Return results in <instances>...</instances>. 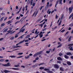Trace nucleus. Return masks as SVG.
Segmentation results:
<instances>
[{
  "label": "nucleus",
  "mask_w": 73,
  "mask_h": 73,
  "mask_svg": "<svg viewBox=\"0 0 73 73\" xmlns=\"http://www.w3.org/2000/svg\"><path fill=\"white\" fill-rule=\"evenodd\" d=\"M62 0H59V1L58 0H57L56 2V4L55 5V7H57V5L58 4V3L59 2V4H61V5H62Z\"/></svg>",
  "instance_id": "1"
},
{
  "label": "nucleus",
  "mask_w": 73,
  "mask_h": 73,
  "mask_svg": "<svg viewBox=\"0 0 73 73\" xmlns=\"http://www.w3.org/2000/svg\"><path fill=\"white\" fill-rule=\"evenodd\" d=\"M71 17H72V19H73V13H72L69 16V19H70Z\"/></svg>",
  "instance_id": "14"
},
{
  "label": "nucleus",
  "mask_w": 73,
  "mask_h": 73,
  "mask_svg": "<svg viewBox=\"0 0 73 73\" xmlns=\"http://www.w3.org/2000/svg\"><path fill=\"white\" fill-rule=\"evenodd\" d=\"M44 70H45V71H47L48 70H49V69H48L47 68H45L44 69Z\"/></svg>",
  "instance_id": "30"
},
{
  "label": "nucleus",
  "mask_w": 73,
  "mask_h": 73,
  "mask_svg": "<svg viewBox=\"0 0 73 73\" xmlns=\"http://www.w3.org/2000/svg\"><path fill=\"white\" fill-rule=\"evenodd\" d=\"M54 68L58 69L59 68V66L57 64H54Z\"/></svg>",
  "instance_id": "4"
},
{
  "label": "nucleus",
  "mask_w": 73,
  "mask_h": 73,
  "mask_svg": "<svg viewBox=\"0 0 73 73\" xmlns=\"http://www.w3.org/2000/svg\"><path fill=\"white\" fill-rule=\"evenodd\" d=\"M57 64H58V63L61 64V61H57Z\"/></svg>",
  "instance_id": "51"
},
{
  "label": "nucleus",
  "mask_w": 73,
  "mask_h": 73,
  "mask_svg": "<svg viewBox=\"0 0 73 73\" xmlns=\"http://www.w3.org/2000/svg\"><path fill=\"white\" fill-rule=\"evenodd\" d=\"M19 34L18 33V34H16L15 35V38H17V37H18V36L17 35Z\"/></svg>",
  "instance_id": "36"
},
{
  "label": "nucleus",
  "mask_w": 73,
  "mask_h": 73,
  "mask_svg": "<svg viewBox=\"0 0 73 73\" xmlns=\"http://www.w3.org/2000/svg\"><path fill=\"white\" fill-rule=\"evenodd\" d=\"M44 7V6H41L40 7V11H41V9H42V8H43V7Z\"/></svg>",
  "instance_id": "49"
},
{
  "label": "nucleus",
  "mask_w": 73,
  "mask_h": 73,
  "mask_svg": "<svg viewBox=\"0 0 73 73\" xmlns=\"http://www.w3.org/2000/svg\"><path fill=\"white\" fill-rule=\"evenodd\" d=\"M66 55H68V56H70V55H72V53L70 52H67L66 54Z\"/></svg>",
  "instance_id": "16"
},
{
  "label": "nucleus",
  "mask_w": 73,
  "mask_h": 73,
  "mask_svg": "<svg viewBox=\"0 0 73 73\" xmlns=\"http://www.w3.org/2000/svg\"><path fill=\"white\" fill-rule=\"evenodd\" d=\"M61 23H62V21L60 20L59 24H58V25H61Z\"/></svg>",
  "instance_id": "26"
},
{
  "label": "nucleus",
  "mask_w": 73,
  "mask_h": 73,
  "mask_svg": "<svg viewBox=\"0 0 73 73\" xmlns=\"http://www.w3.org/2000/svg\"><path fill=\"white\" fill-rule=\"evenodd\" d=\"M43 64H44V63H42L40 64H38L39 66H40V65H43Z\"/></svg>",
  "instance_id": "40"
},
{
  "label": "nucleus",
  "mask_w": 73,
  "mask_h": 73,
  "mask_svg": "<svg viewBox=\"0 0 73 73\" xmlns=\"http://www.w3.org/2000/svg\"><path fill=\"white\" fill-rule=\"evenodd\" d=\"M42 33V32H41L39 34V36H40V38H41L42 37V36H43V35L42 34H41Z\"/></svg>",
  "instance_id": "9"
},
{
  "label": "nucleus",
  "mask_w": 73,
  "mask_h": 73,
  "mask_svg": "<svg viewBox=\"0 0 73 73\" xmlns=\"http://www.w3.org/2000/svg\"><path fill=\"white\" fill-rule=\"evenodd\" d=\"M70 27H73V23H71L69 25Z\"/></svg>",
  "instance_id": "35"
},
{
  "label": "nucleus",
  "mask_w": 73,
  "mask_h": 73,
  "mask_svg": "<svg viewBox=\"0 0 73 73\" xmlns=\"http://www.w3.org/2000/svg\"><path fill=\"white\" fill-rule=\"evenodd\" d=\"M20 23V21H17V22H16L15 23V24H17V23Z\"/></svg>",
  "instance_id": "41"
},
{
  "label": "nucleus",
  "mask_w": 73,
  "mask_h": 73,
  "mask_svg": "<svg viewBox=\"0 0 73 73\" xmlns=\"http://www.w3.org/2000/svg\"><path fill=\"white\" fill-rule=\"evenodd\" d=\"M37 13H38V11H35L34 13L32 15V16H34L35 15V17H36V15L37 14Z\"/></svg>",
  "instance_id": "6"
},
{
  "label": "nucleus",
  "mask_w": 73,
  "mask_h": 73,
  "mask_svg": "<svg viewBox=\"0 0 73 73\" xmlns=\"http://www.w3.org/2000/svg\"><path fill=\"white\" fill-rule=\"evenodd\" d=\"M25 41V40H23L21 41V42H19V43H17L16 44V46H17L18 45H19V44H21V43H23L24 42V41Z\"/></svg>",
  "instance_id": "7"
},
{
  "label": "nucleus",
  "mask_w": 73,
  "mask_h": 73,
  "mask_svg": "<svg viewBox=\"0 0 73 73\" xmlns=\"http://www.w3.org/2000/svg\"><path fill=\"white\" fill-rule=\"evenodd\" d=\"M14 39V37L13 36L10 38V40H13Z\"/></svg>",
  "instance_id": "47"
},
{
  "label": "nucleus",
  "mask_w": 73,
  "mask_h": 73,
  "mask_svg": "<svg viewBox=\"0 0 73 73\" xmlns=\"http://www.w3.org/2000/svg\"><path fill=\"white\" fill-rule=\"evenodd\" d=\"M1 15L2 16H4L5 15V13H2L1 14Z\"/></svg>",
  "instance_id": "39"
},
{
  "label": "nucleus",
  "mask_w": 73,
  "mask_h": 73,
  "mask_svg": "<svg viewBox=\"0 0 73 73\" xmlns=\"http://www.w3.org/2000/svg\"><path fill=\"white\" fill-rule=\"evenodd\" d=\"M7 24H9L10 23H11V21H9L8 22H7Z\"/></svg>",
  "instance_id": "28"
},
{
  "label": "nucleus",
  "mask_w": 73,
  "mask_h": 73,
  "mask_svg": "<svg viewBox=\"0 0 73 73\" xmlns=\"http://www.w3.org/2000/svg\"><path fill=\"white\" fill-rule=\"evenodd\" d=\"M50 53V51H46V53L49 54Z\"/></svg>",
  "instance_id": "48"
},
{
  "label": "nucleus",
  "mask_w": 73,
  "mask_h": 73,
  "mask_svg": "<svg viewBox=\"0 0 73 73\" xmlns=\"http://www.w3.org/2000/svg\"><path fill=\"white\" fill-rule=\"evenodd\" d=\"M64 56L65 58H66V59H69V56H68L66 55H65Z\"/></svg>",
  "instance_id": "12"
},
{
  "label": "nucleus",
  "mask_w": 73,
  "mask_h": 73,
  "mask_svg": "<svg viewBox=\"0 0 73 73\" xmlns=\"http://www.w3.org/2000/svg\"><path fill=\"white\" fill-rule=\"evenodd\" d=\"M58 54L59 56H62V55L63 54H62V53H59Z\"/></svg>",
  "instance_id": "31"
},
{
  "label": "nucleus",
  "mask_w": 73,
  "mask_h": 73,
  "mask_svg": "<svg viewBox=\"0 0 73 73\" xmlns=\"http://www.w3.org/2000/svg\"><path fill=\"white\" fill-rule=\"evenodd\" d=\"M33 3V1H31L30 2V4L31 5H32V3Z\"/></svg>",
  "instance_id": "60"
},
{
  "label": "nucleus",
  "mask_w": 73,
  "mask_h": 73,
  "mask_svg": "<svg viewBox=\"0 0 73 73\" xmlns=\"http://www.w3.org/2000/svg\"><path fill=\"white\" fill-rule=\"evenodd\" d=\"M37 30V29H36V31H35V34H36V33H37V30Z\"/></svg>",
  "instance_id": "56"
},
{
  "label": "nucleus",
  "mask_w": 73,
  "mask_h": 73,
  "mask_svg": "<svg viewBox=\"0 0 73 73\" xmlns=\"http://www.w3.org/2000/svg\"><path fill=\"white\" fill-rule=\"evenodd\" d=\"M66 11H68V10H69V9H68V7H66Z\"/></svg>",
  "instance_id": "59"
},
{
  "label": "nucleus",
  "mask_w": 73,
  "mask_h": 73,
  "mask_svg": "<svg viewBox=\"0 0 73 73\" xmlns=\"http://www.w3.org/2000/svg\"><path fill=\"white\" fill-rule=\"evenodd\" d=\"M42 53V51H41L39 52H37L36 53L38 55L39 54H41Z\"/></svg>",
  "instance_id": "17"
},
{
  "label": "nucleus",
  "mask_w": 73,
  "mask_h": 73,
  "mask_svg": "<svg viewBox=\"0 0 73 73\" xmlns=\"http://www.w3.org/2000/svg\"><path fill=\"white\" fill-rule=\"evenodd\" d=\"M4 60H5L4 59H0V62H3Z\"/></svg>",
  "instance_id": "37"
},
{
  "label": "nucleus",
  "mask_w": 73,
  "mask_h": 73,
  "mask_svg": "<svg viewBox=\"0 0 73 73\" xmlns=\"http://www.w3.org/2000/svg\"><path fill=\"white\" fill-rule=\"evenodd\" d=\"M46 28H45L44 29H42V31H43V32H44V31H46Z\"/></svg>",
  "instance_id": "44"
},
{
  "label": "nucleus",
  "mask_w": 73,
  "mask_h": 73,
  "mask_svg": "<svg viewBox=\"0 0 73 73\" xmlns=\"http://www.w3.org/2000/svg\"><path fill=\"white\" fill-rule=\"evenodd\" d=\"M20 66V65L19 64L15 65H14V67H17Z\"/></svg>",
  "instance_id": "21"
},
{
  "label": "nucleus",
  "mask_w": 73,
  "mask_h": 73,
  "mask_svg": "<svg viewBox=\"0 0 73 73\" xmlns=\"http://www.w3.org/2000/svg\"><path fill=\"white\" fill-rule=\"evenodd\" d=\"M61 38H58V39L59 40V41H61Z\"/></svg>",
  "instance_id": "57"
},
{
  "label": "nucleus",
  "mask_w": 73,
  "mask_h": 73,
  "mask_svg": "<svg viewBox=\"0 0 73 73\" xmlns=\"http://www.w3.org/2000/svg\"><path fill=\"white\" fill-rule=\"evenodd\" d=\"M8 28L6 29H5L4 30V31L3 32H7V30H8Z\"/></svg>",
  "instance_id": "43"
},
{
  "label": "nucleus",
  "mask_w": 73,
  "mask_h": 73,
  "mask_svg": "<svg viewBox=\"0 0 73 73\" xmlns=\"http://www.w3.org/2000/svg\"><path fill=\"white\" fill-rule=\"evenodd\" d=\"M21 47V46H13V48H20V47Z\"/></svg>",
  "instance_id": "11"
},
{
  "label": "nucleus",
  "mask_w": 73,
  "mask_h": 73,
  "mask_svg": "<svg viewBox=\"0 0 73 73\" xmlns=\"http://www.w3.org/2000/svg\"><path fill=\"white\" fill-rule=\"evenodd\" d=\"M50 13H51V11H49V9H48L47 11V13H48V15H49Z\"/></svg>",
  "instance_id": "19"
},
{
  "label": "nucleus",
  "mask_w": 73,
  "mask_h": 73,
  "mask_svg": "<svg viewBox=\"0 0 73 73\" xmlns=\"http://www.w3.org/2000/svg\"><path fill=\"white\" fill-rule=\"evenodd\" d=\"M29 58V55L27 56H25V58L26 59H28V58Z\"/></svg>",
  "instance_id": "23"
},
{
  "label": "nucleus",
  "mask_w": 73,
  "mask_h": 73,
  "mask_svg": "<svg viewBox=\"0 0 73 73\" xmlns=\"http://www.w3.org/2000/svg\"><path fill=\"white\" fill-rule=\"evenodd\" d=\"M39 59V58L37 57L35 58V60H38Z\"/></svg>",
  "instance_id": "53"
},
{
  "label": "nucleus",
  "mask_w": 73,
  "mask_h": 73,
  "mask_svg": "<svg viewBox=\"0 0 73 73\" xmlns=\"http://www.w3.org/2000/svg\"><path fill=\"white\" fill-rule=\"evenodd\" d=\"M12 31H11V30H10L9 31H7V32H9V33H10V32H12Z\"/></svg>",
  "instance_id": "61"
},
{
  "label": "nucleus",
  "mask_w": 73,
  "mask_h": 73,
  "mask_svg": "<svg viewBox=\"0 0 73 73\" xmlns=\"http://www.w3.org/2000/svg\"><path fill=\"white\" fill-rule=\"evenodd\" d=\"M62 46V44H60L59 46H58L57 47V48H59L60 47H61V46Z\"/></svg>",
  "instance_id": "32"
},
{
  "label": "nucleus",
  "mask_w": 73,
  "mask_h": 73,
  "mask_svg": "<svg viewBox=\"0 0 73 73\" xmlns=\"http://www.w3.org/2000/svg\"><path fill=\"white\" fill-rule=\"evenodd\" d=\"M45 22H44L43 23H42L41 25L39 24V27H40V26H41V28H42V26H43V25H44V24H45Z\"/></svg>",
  "instance_id": "13"
},
{
  "label": "nucleus",
  "mask_w": 73,
  "mask_h": 73,
  "mask_svg": "<svg viewBox=\"0 0 73 73\" xmlns=\"http://www.w3.org/2000/svg\"><path fill=\"white\" fill-rule=\"evenodd\" d=\"M69 49H70V50H73V47L70 46L69 47Z\"/></svg>",
  "instance_id": "15"
},
{
  "label": "nucleus",
  "mask_w": 73,
  "mask_h": 73,
  "mask_svg": "<svg viewBox=\"0 0 73 73\" xmlns=\"http://www.w3.org/2000/svg\"><path fill=\"white\" fill-rule=\"evenodd\" d=\"M57 59L58 60H59V61H62V59L61 57H58L57 58Z\"/></svg>",
  "instance_id": "8"
},
{
  "label": "nucleus",
  "mask_w": 73,
  "mask_h": 73,
  "mask_svg": "<svg viewBox=\"0 0 73 73\" xmlns=\"http://www.w3.org/2000/svg\"><path fill=\"white\" fill-rule=\"evenodd\" d=\"M4 25H5V24L3 23V24H2L1 25V27H4Z\"/></svg>",
  "instance_id": "29"
},
{
  "label": "nucleus",
  "mask_w": 73,
  "mask_h": 73,
  "mask_svg": "<svg viewBox=\"0 0 73 73\" xmlns=\"http://www.w3.org/2000/svg\"><path fill=\"white\" fill-rule=\"evenodd\" d=\"M69 33V31H67L65 34V35H66L68 34Z\"/></svg>",
  "instance_id": "58"
},
{
  "label": "nucleus",
  "mask_w": 73,
  "mask_h": 73,
  "mask_svg": "<svg viewBox=\"0 0 73 73\" xmlns=\"http://www.w3.org/2000/svg\"><path fill=\"white\" fill-rule=\"evenodd\" d=\"M23 54V53H18V55H20L21 54Z\"/></svg>",
  "instance_id": "50"
},
{
  "label": "nucleus",
  "mask_w": 73,
  "mask_h": 73,
  "mask_svg": "<svg viewBox=\"0 0 73 73\" xmlns=\"http://www.w3.org/2000/svg\"><path fill=\"white\" fill-rule=\"evenodd\" d=\"M58 17V16H57V15H56V19H57Z\"/></svg>",
  "instance_id": "63"
},
{
  "label": "nucleus",
  "mask_w": 73,
  "mask_h": 73,
  "mask_svg": "<svg viewBox=\"0 0 73 73\" xmlns=\"http://www.w3.org/2000/svg\"><path fill=\"white\" fill-rule=\"evenodd\" d=\"M73 44H70L68 45V46H73Z\"/></svg>",
  "instance_id": "46"
},
{
  "label": "nucleus",
  "mask_w": 73,
  "mask_h": 73,
  "mask_svg": "<svg viewBox=\"0 0 73 73\" xmlns=\"http://www.w3.org/2000/svg\"><path fill=\"white\" fill-rule=\"evenodd\" d=\"M23 57V56H19L17 58H21V57Z\"/></svg>",
  "instance_id": "52"
},
{
  "label": "nucleus",
  "mask_w": 73,
  "mask_h": 73,
  "mask_svg": "<svg viewBox=\"0 0 73 73\" xmlns=\"http://www.w3.org/2000/svg\"><path fill=\"white\" fill-rule=\"evenodd\" d=\"M65 30H63L60 32L61 33L62 32V33H63L64 32H65Z\"/></svg>",
  "instance_id": "42"
},
{
  "label": "nucleus",
  "mask_w": 73,
  "mask_h": 73,
  "mask_svg": "<svg viewBox=\"0 0 73 73\" xmlns=\"http://www.w3.org/2000/svg\"><path fill=\"white\" fill-rule=\"evenodd\" d=\"M25 31V29H23V28H22L20 30V31L18 33V34H19L20 32H21L22 33H23V32H24V31Z\"/></svg>",
  "instance_id": "5"
},
{
  "label": "nucleus",
  "mask_w": 73,
  "mask_h": 73,
  "mask_svg": "<svg viewBox=\"0 0 73 73\" xmlns=\"http://www.w3.org/2000/svg\"><path fill=\"white\" fill-rule=\"evenodd\" d=\"M67 64L68 65H72V63H71V62L70 61L67 62Z\"/></svg>",
  "instance_id": "10"
},
{
  "label": "nucleus",
  "mask_w": 73,
  "mask_h": 73,
  "mask_svg": "<svg viewBox=\"0 0 73 73\" xmlns=\"http://www.w3.org/2000/svg\"><path fill=\"white\" fill-rule=\"evenodd\" d=\"M61 15L62 16H61V19H63V17H64V15L63 14H62Z\"/></svg>",
  "instance_id": "25"
},
{
  "label": "nucleus",
  "mask_w": 73,
  "mask_h": 73,
  "mask_svg": "<svg viewBox=\"0 0 73 73\" xmlns=\"http://www.w3.org/2000/svg\"><path fill=\"white\" fill-rule=\"evenodd\" d=\"M10 57H11V58H15V57H16V56H11Z\"/></svg>",
  "instance_id": "33"
},
{
  "label": "nucleus",
  "mask_w": 73,
  "mask_h": 73,
  "mask_svg": "<svg viewBox=\"0 0 73 73\" xmlns=\"http://www.w3.org/2000/svg\"><path fill=\"white\" fill-rule=\"evenodd\" d=\"M72 38V36H70V37H69L68 41L69 42V41H70L71 40V38Z\"/></svg>",
  "instance_id": "20"
},
{
  "label": "nucleus",
  "mask_w": 73,
  "mask_h": 73,
  "mask_svg": "<svg viewBox=\"0 0 73 73\" xmlns=\"http://www.w3.org/2000/svg\"><path fill=\"white\" fill-rule=\"evenodd\" d=\"M48 73H53V72H52V71H48Z\"/></svg>",
  "instance_id": "55"
},
{
  "label": "nucleus",
  "mask_w": 73,
  "mask_h": 73,
  "mask_svg": "<svg viewBox=\"0 0 73 73\" xmlns=\"http://www.w3.org/2000/svg\"><path fill=\"white\" fill-rule=\"evenodd\" d=\"M37 55H38L37 54V53H36V54H35L34 55V57H36V56H37Z\"/></svg>",
  "instance_id": "38"
},
{
  "label": "nucleus",
  "mask_w": 73,
  "mask_h": 73,
  "mask_svg": "<svg viewBox=\"0 0 73 73\" xmlns=\"http://www.w3.org/2000/svg\"><path fill=\"white\" fill-rule=\"evenodd\" d=\"M30 35H28L26 36L25 38H29V37H30Z\"/></svg>",
  "instance_id": "22"
},
{
  "label": "nucleus",
  "mask_w": 73,
  "mask_h": 73,
  "mask_svg": "<svg viewBox=\"0 0 73 73\" xmlns=\"http://www.w3.org/2000/svg\"><path fill=\"white\" fill-rule=\"evenodd\" d=\"M1 63H0V65H1L3 66H10L11 64H9L10 63L9 62L7 63V64H1Z\"/></svg>",
  "instance_id": "3"
},
{
  "label": "nucleus",
  "mask_w": 73,
  "mask_h": 73,
  "mask_svg": "<svg viewBox=\"0 0 73 73\" xmlns=\"http://www.w3.org/2000/svg\"><path fill=\"white\" fill-rule=\"evenodd\" d=\"M24 35H23L21 36H20V37L21 38H23V36H24Z\"/></svg>",
  "instance_id": "54"
},
{
  "label": "nucleus",
  "mask_w": 73,
  "mask_h": 73,
  "mask_svg": "<svg viewBox=\"0 0 73 73\" xmlns=\"http://www.w3.org/2000/svg\"><path fill=\"white\" fill-rule=\"evenodd\" d=\"M40 69V70H42V69H44V67H40L39 68Z\"/></svg>",
  "instance_id": "34"
},
{
  "label": "nucleus",
  "mask_w": 73,
  "mask_h": 73,
  "mask_svg": "<svg viewBox=\"0 0 73 73\" xmlns=\"http://www.w3.org/2000/svg\"><path fill=\"white\" fill-rule=\"evenodd\" d=\"M60 70L61 71H64V69H63V68H62V67L60 68Z\"/></svg>",
  "instance_id": "24"
},
{
  "label": "nucleus",
  "mask_w": 73,
  "mask_h": 73,
  "mask_svg": "<svg viewBox=\"0 0 73 73\" xmlns=\"http://www.w3.org/2000/svg\"><path fill=\"white\" fill-rule=\"evenodd\" d=\"M46 0H42V3H44V1H45Z\"/></svg>",
  "instance_id": "64"
},
{
  "label": "nucleus",
  "mask_w": 73,
  "mask_h": 73,
  "mask_svg": "<svg viewBox=\"0 0 73 73\" xmlns=\"http://www.w3.org/2000/svg\"><path fill=\"white\" fill-rule=\"evenodd\" d=\"M24 41L25 42H28V40H25Z\"/></svg>",
  "instance_id": "62"
},
{
  "label": "nucleus",
  "mask_w": 73,
  "mask_h": 73,
  "mask_svg": "<svg viewBox=\"0 0 73 73\" xmlns=\"http://www.w3.org/2000/svg\"><path fill=\"white\" fill-rule=\"evenodd\" d=\"M36 4V3H33V7H35V5Z\"/></svg>",
  "instance_id": "45"
},
{
  "label": "nucleus",
  "mask_w": 73,
  "mask_h": 73,
  "mask_svg": "<svg viewBox=\"0 0 73 73\" xmlns=\"http://www.w3.org/2000/svg\"><path fill=\"white\" fill-rule=\"evenodd\" d=\"M12 69L14 70H19V69L18 68H13Z\"/></svg>",
  "instance_id": "27"
},
{
  "label": "nucleus",
  "mask_w": 73,
  "mask_h": 73,
  "mask_svg": "<svg viewBox=\"0 0 73 73\" xmlns=\"http://www.w3.org/2000/svg\"><path fill=\"white\" fill-rule=\"evenodd\" d=\"M73 6H72L71 7H70L69 8V14H70L73 11Z\"/></svg>",
  "instance_id": "2"
},
{
  "label": "nucleus",
  "mask_w": 73,
  "mask_h": 73,
  "mask_svg": "<svg viewBox=\"0 0 73 73\" xmlns=\"http://www.w3.org/2000/svg\"><path fill=\"white\" fill-rule=\"evenodd\" d=\"M4 72H5V73H8V72H10V71H8L7 70H4L3 71Z\"/></svg>",
  "instance_id": "18"
}]
</instances>
